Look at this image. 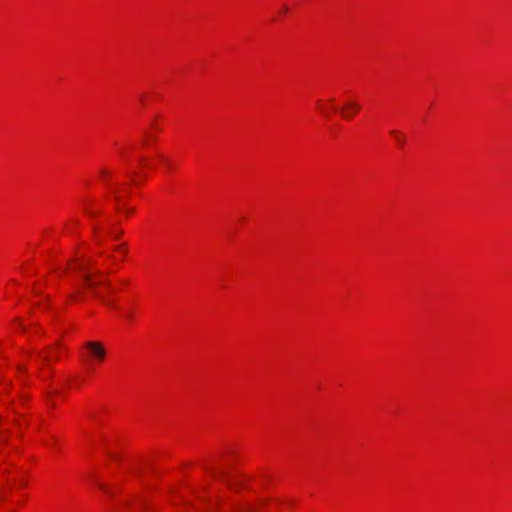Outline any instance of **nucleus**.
Here are the masks:
<instances>
[{"mask_svg":"<svg viewBox=\"0 0 512 512\" xmlns=\"http://www.w3.org/2000/svg\"><path fill=\"white\" fill-rule=\"evenodd\" d=\"M75 269L83 273V281L85 286L91 289L94 295L99 296V293L97 292V287L100 285L107 284L106 280H94V276H100L101 272L92 270L90 263L88 262L79 263L75 267Z\"/></svg>","mask_w":512,"mask_h":512,"instance_id":"obj_1","label":"nucleus"},{"mask_svg":"<svg viewBox=\"0 0 512 512\" xmlns=\"http://www.w3.org/2000/svg\"><path fill=\"white\" fill-rule=\"evenodd\" d=\"M85 348L88 350L90 356L102 361L106 356V350L102 343L97 341H89L85 343Z\"/></svg>","mask_w":512,"mask_h":512,"instance_id":"obj_2","label":"nucleus"},{"mask_svg":"<svg viewBox=\"0 0 512 512\" xmlns=\"http://www.w3.org/2000/svg\"><path fill=\"white\" fill-rule=\"evenodd\" d=\"M360 109V104L356 101H349L347 102L342 110V115L346 119H351L357 111Z\"/></svg>","mask_w":512,"mask_h":512,"instance_id":"obj_3","label":"nucleus"},{"mask_svg":"<svg viewBox=\"0 0 512 512\" xmlns=\"http://www.w3.org/2000/svg\"><path fill=\"white\" fill-rule=\"evenodd\" d=\"M390 135L394 137L396 142L398 143L399 147H403L406 143V137L405 135L399 131V130H391Z\"/></svg>","mask_w":512,"mask_h":512,"instance_id":"obj_4","label":"nucleus"},{"mask_svg":"<svg viewBox=\"0 0 512 512\" xmlns=\"http://www.w3.org/2000/svg\"><path fill=\"white\" fill-rule=\"evenodd\" d=\"M39 358H41L45 362H49L51 360L57 359V353L52 352V348H48V353L46 355H39Z\"/></svg>","mask_w":512,"mask_h":512,"instance_id":"obj_5","label":"nucleus"},{"mask_svg":"<svg viewBox=\"0 0 512 512\" xmlns=\"http://www.w3.org/2000/svg\"><path fill=\"white\" fill-rule=\"evenodd\" d=\"M97 484H98V486H99L102 490H104L105 492H107L108 494H110L109 489H108L104 484H102V483H97Z\"/></svg>","mask_w":512,"mask_h":512,"instance_id":"obj_6","label":"nucleus"},{"mask_svg":"<svg viewBox=\"0 0 512 512\" xmlns=\"http://www.w3.org/2000/svg\"><path fill=\"white\" fill-rule=\"evenodd\" d=\"M86 213L90 216V217H95L96 216V213L93 212V211H90V210H86Z\"/></svg>","mask_w":512,"mask_h":512,"instance_id":"obj_7","label":"nucleus"},{"mask_svg":"<svg viewBox=\"0 0 512 512\" xmlns=\"http://www.w3.org/2000/svg\"><path fill=\"white\" fill-rule=\"evenodd\" d=\"M247 512H254V507L253 506H247L244 508Z\"/></svg>","mask_w":512,"mask_h":512,"instance_id":"obj_8","label":"nucleus"},{"mask_svg":"<svg viewBox=\"0 0 512 512\" xmlns=\"http://www.w3.org/2000/svg\"><path fill=\"white\" fill-rule=\"evenodd\" d=\"M108 174H109V172H108L107 170H102V171H101V175H102L103 177H104V176H106V175H108Z\"/></svg>","mask_w":512,"mask_h":512,"instance_id":"obj_9","label":"nucleus"},{"mask_svg":"<svg viewBox=\"0 0 512 512\" xmlns=\"http://www.w3.org/2000/svg\"><path fill=\"white\" fill-rule=\"evenodd\" d=\"M288 11V7L287 6H284L283 7V12H287Z\"/></svg>","mask_w":512,"mask_h":512,"instance_id":"obj_10","label":"nucleus"},{"mask_svg":"<svg viewBox=\"0 0 512 512\" xmlns=\"http://www.w3.org/2000/svg\"><path fill=\"white\" fill-rule=\"evenodd\" d=\"M327 112H329V109H326V110H324V109H323V113H324L325 115H327V114H328Z\"/></svg>","mask_w":512,"mask_h":512,"instance_id":"obj_11","label":"nucleus"},{"mask_svg":"<svg viewBox=\"0 0 512 512\" xmlns=\"http://www.w3.org/2000/svg\"><path fill=\"white\" fill-rule=\"evenodd\" d=\"M327 112H329V109H326V110H324V109H323V113H324L325 115H327V114H328Z\"/></svg>","mask_w":512,"mask_h":512,"instance_id":"obj_12","label":"nucleus"}]
</instances>
